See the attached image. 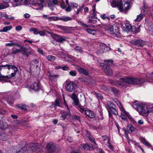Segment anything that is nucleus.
Here are the masks:
<instances>
[{"mask_svg": "<svg viewBox=\"0 0 153 153\" xmlns=\"http://www.w3.org/2000/svg\"><path fill=\"white\" fill-rule=\"evenodd\" d=\"M132 105L134 108L142 115H146L149 113L153 112V105L149 103L141 104L136 101L133 103Z\"/></svg>", "mask_w": 153, "mask_h": 153, "instance_id": "1", "label": "nucleus"}, {"mask_svg": "<svg viewBox=\"0 0 153 153\" xmlns=\"http://www.w3.org/2000/svg\"><path fill=\"white\" fill-rule=\"evenodd\" d=\"M144 82L142 79L125 77L120 79L119 84L120 85L125 86L131 84L139 85Z\"/></svg>", "mask_w": 153, "mask_h": 153, "instance_id": "2", "label": "nucleus"}, {"mask_svg": "<svg viewBox=\"0 0 153 153\" xmlns=\"http://www.w3.org/2000/svg\"><path fill=\"white\" fill-rule=\"evenodd\" d=\"M111 5L113 7H117L120 12L128 10L130 8L129 0H121L120 2L113 0L111 3Z\"/></svg>", "mask_w": 153, "mask_h": 153, "instance_id": "3", "label": "nucleus"}, {"mask_svg": "<svg viewBox=\"0 0 153 153\" xmlns=\"http://www.w3.org/2000/svg\"><path fill=\"white\" fill-rule=\"evenodd\" d=\"M105 29L106 30L109 31L111 34L117 37H120V36L119 29L116 25L112 26L110 25H106Z\"/></svg>", "mask_w": 153, "mask_h": 153, "instance_id": "4", "label": "nucleus"}, {"mask_svg": "<svg viewBox=\"0 0 153 153\" xmlns=\"http://www.w3.org/2000/svg\"><path fill=\"white\" fill-rule=\"evenodd\" d=\"M106 107L108 111V115L109 117L111 116V112L112 113L115 115L118 114L116 105L110 101H108L107 102V105L106 106Z\"/></svg>", "mask_w": 153, "mask_h": 153, "instance_id": "5", "label": "nucleus"}, {"mask_svg": "<svg viewBox=\"0 0 153 153\" xmlns=\"http://www.w3.org/2000/svg\"><path fill=\"white\" fill-rule=\"evenodd\" d=\"M34 51V50L29 46L27 47H24L22 46V54L24 56L28 57L30 55L33 54Z\"/></svg>", "mask_w": 153, "mask_h": 153, "instance_id": "6", "label": "nucleus"}, {"mask_svg": "<svg viewBox=\"0 0 153 153\" xmlns=\"http://www.w3.org/2000/svg\"><path fill=\"white\" fill-rule=\"evenodd\" d=\"M58 148V145L52 142H50L47 144L46 150L48 152L51 153L53 152L56 151L57 149Z\"/></svg>", "mask_w": 153, "mask_h": 153, "instance_id": "7", "label": "nucleus"}, {"mask_svg": "<svg viewBox=\"0 0 153 153\" xmlns=\"http://www.w3.org/2000/svg\"><path fill=\"white\" fill-rule=\"evenodd\" d=\"M29 147V148L27 150H24L25 152L31 153L33 152H35L37 151L39 148L38 143H33L30 144Z\"/></svg>", "mask_w": 153, "mask_h": 153, "instance_id": "8", "label": "nucleus"}, {"mask_svg": "<svg viewBox=\"0 0 153 153\" xmlns=\"http://www.w3.org/2000/svg\"><path fill=\"white\" fill-rule=\"evenodd\" d=\"M66 105L67 106L68 111L67 112L65 111H61V116L60 117V120H64L66 118L68 119L70 118V111L68 106L67 105Z\"/></svg>", "mask_w": 153, "mask_h": 153, "instance_id": "9", "label": "nucleus"}, {"mask_svg": "<svg viewBox=\"0 0 153 153\" xmlns=\"http://www.w3.org/2000/svg\"><path fill=\"white\" fill-rule=\"evenodd\" d=\"M65 88L68 91L72 92L75 89L76 85L73 82H67L65 85Z\"/></svg>", "mask_w": 153, "mask_h": 153, "instance_id": "10", "label": "nucleus"}, {"mask_svg": "<svg viewBox=\"0 0 153 153\" xmlns=\"http://www.w3.org/2000/svg\"><path fill=\"white\" fill-rule=\"evenodd\" d=\"M130 42L133 45H135L141 47H143L144 45V43L143 41L141 39L132 40L130 41Z\"/></svg>", "mask_w": 153, "mask_h": 153, "instance_id": "11", "label": "nucleus"}, {"mask_svg": "<svg viewBox=\"0 0 153 153\" xmlns=\"http://www.w3.org/2000/svg\"><path fill=\"white\" fill-rule=\"evenodd\" d=\"M39 63L38 60L34 59L30 63L31 71H32L31 70L34 68H36L37 70V69H40L39 68Z\"/></svg>", "mask_w": 153, "mask_h": 153, "instance_id": "12", "label": "nucleus"}, {"mask_svg": "<svg viewBox=\"0 0 153 153\" xmlns=\"http://www.w3.org/2000/svg\"><path fill=\"white\" fill-rule=\"evenodd\" d=\"M25 149V148H23L19 150H18L16 147L12 148L9 151V153H25L24 150Z\"/></svg>", "mask_w": 153, "mask_h": 153, "instance_id": "13", "label": "nucleus"}, {"mask_svg": "<svg viewBox=\"0 0 153 153\" xmlns=\"http://www.w3.org/2000/svg\"><path fill=\"white\" fill-rule=\"evenodd\" d=\"M48 74L49 78L51 80L56 81L59 77L58 75L52 73L49 71H48Z\"/></svg>", "mask_w": 153, "mask_h": 153, "instance_id": "14", "label": "nucleus"}, {"mask_svg": "<svg viewBox=\"0 0 153 153\" xmlns=\"http://www.w3.org/2000/svg\"><path fill=\"white\" fill-rule=\"evenodd\" d=\"M31 88L36 91H38L40 88V85L39 83L34 82L31 86Z\"/></svg>", "mask_w": 153, "mask_h": 153, "instance_id": "15", "label": "nucleus"}, {"mask_svg": "<svg viewBox=\"0 0 153 153\" xmlns=\"http://www.w3.org/2000/svg\"><path fill=\"white\" fill-rule=\"evenodd\" d=\"M9 138L7 134L5 133L0 132V140L6 141Z\"/></svg>", "mask_w": 153, "mask_h": 153, "instance_id": "16", "label": "nucleus"}, {"mask_svg": "<svg viewBox=\"0 0 153 153\" xmlns=\"http://www.w3.org/2000/svg\"><path fill=\"white\" fill-rule=\"evenodd\" d=\"M19 48V49H17L16 48H14L12 50V54H16L17 53L21 52L22 51V46L20 45L18 43V45H16Z\"/></svg>", "mask_w": 153, "mask_h": 153, "instance_id": "17", "label": "nucleus"}, {"mask_svg": "<svg viewBox=\"0 0 153 153\" xmlns=\"http://www.w3.org/2000/svg\"><path fill=\"white\" fill-rule=\"evenodd\" d=\"M72 20V18L71 17L66 16H64L59 17V20L65 22L71 21Z\"/></svg>", "mask_w": 153, "mask_h": 153, "instance_id": "18", "label": "nucleus"}, {"mask_svg": "<svg viewBox=\"0 0 153 153\" xmlns=\"http://www.w3.org/2000/svg\"><path fill=\"white\" fill-rule=\"evenodd\" d=\"M85 113L87 116L90 118H93L95 117L94 114L90 110H85Z\"/></svg>", "mask_w": 153, "mask_h": 153, "instance_id": "19", "label": "nucleus"}, {"mask_svg": "<svg viewBox=\"0 0 153 153\" xmlns=\"http://www.w3.org/2000/svg\"><path fill=\"white\" fill-rule=\"evenodd\" d=\"M7 124L2 120H0V128L2 129H5L8 128Z\"/></svg>", "mask_w": 153, "mask_h": 153, "instance_id": "20", "label": "nucleus"}, {"mask_svg": "<svg viewBox=\"0 0 153 153\" xmlns=\"http://www.w3.org/2000/svg\"><path fill=\"white\" fill-rule=\"evenodd\" d=\"M127 131L125 130V131H126L127 133L131 134L135 130V128L133 126L128 125L127 126Z\"/></svg>", "mask_w": 153, "mask_h": 153, "instance_id": "21", "label": "nucleus"}, {"mask_svg": "<svg viewBox=\"0 0 153 153\" xmlns=\"http://www.w3.org/2000/svg\"><path fill=\"white\" fill-rule=\"evenodd\" d=\"M105 72L108 76H111L112 74V71L109 67H106L105 69Z\"/></svg>", "mask_w": 153, "mask_h": 153, "instance_id": "22", "label": "nucleus"}, {"mask_svg": "<svg viewBox=\"0 0 153 153\" xmlns=\"http://www.w3.org/2000/svg\"><path fill=\"white\" fill-rule=\"evenodd\" d=\"M55 40L57 42L61 43L65 40V37L63 36L57 35Z\"/></svg>", "mask_w": 153, "mask_h": 153, "instance_id": "23", "label": "nucleus"}, {"mask_svg": "<svg viewBox=\"0 0 153 153\" xmlns=\"http://www.w3.org/2000/svg\"><path fill=\"white\" fill-rule=\"evenodd\" d=\"M39 1L40 2V3H37L35 4L36 6L38 7L36 9L37 10H42L43 7V4L44 3V0H39Z\"/></svg>", "mask_w": 153, "mask_h": 153, "instance_id": "24", "label": "nucleus"}, {"mask_svg": "<svg viewBox=\"0 0 153 153\" xmlns=\"http://www.w3.org/2000/svg\"><path fill=\"white\" fill-rule=\"evenodd\" d=\"M11 2L12 5L13 7L18 6L21 5L19 0H12Z\"/></svg>", "mask_w": 153, "mask_h": 153, "instance_id": "25", "label": "nucleus"}, {"mask_svg": "<svg viewBox=\"0 0 153 153\" xmlns=\"http://www.w3.org/2000/svg\"><path fill=\"white\" fill-rule=\"evenodd\" d=\"M114 101L116 103L117 105L119 107L120 109L123 112H124L125 111L124 109L123 108V107L122 106L120 102L116 99H114Z\"/></svg>", "mask_w": 153, "mask_h": 153, "instance_id": "26", "label": "nucleus"}, {"mask_svg": "<svg viewBox=\"0 0 153 153\" xmlns=\"http://www.w3.org/2000/svg\"><path fill=\"white\" fill-rule=\"evenodd\" d=\"M7 68L10 70V69H11L14 70V71H19L18 68L15 66L12 65H7Z\"/></svg>", "mask_w": 153, "mask_h": 153, "instance_id": "27", "label": "nucleus"}, {"mask_svg": "<svg viewBox=\"0 0 153 153\" xmlns=\"http://www.w3.org/2000/svg\"><path fill=\"white\" fill-rule=\"evenodd\" d=\"M78 70L79 74H83L86 75H88V72L86 70L81 68H79Z\"/></svg>", "mask_w": 153, "mask_h": 153, "instance_id": "28", "label": "nucleus"}, {"mask_svg": "<svg viewBox=\"0 0 153 153\" xmlns=\"http://www.w3.org/2000/svg\"><path fill=\"white\" fill-rule=\"evenodd\" d=\"M7 102L11 105L13 106V102L14 100L11 97H8L6 99Z\"/></svg>", "mask_w": 153, "mask_h": 153, "instance_id": "29", "label": "nucleus"}, {"mask_svg": "<svg viewBox=\"0 0 153 153\" xmlns=\"http://www.w3.org/2000/svg\"><path fill=\"white\" fill-rule=\"evenodd\" d=\"M29 31L30 32H33L34 34L35 35L39 34V30L36 28H31L30 29Z\"/></svg>", "mask_w": 153, "mask_h": 153, "instance_id": "30", "label": "nucleus"}, {"mask_svg": "<svg viewBox=\"0 0 153 153\" xmlns=\"http://www.w3.org/2000/svg\"><path fill=\"white\" fill-rule=\"evenodd\" d=\"M141 142L144 144L148 147H150V144L144 138H142L141 139Z\"/></svg>", "mask_w": 153, "mask_h": 153, "instance_id": "31", "label": "nucleus"}, {"mask_svg": "<svg viewBox=\"0 0 153 153\" xmlns=\"http://www.w3.org/2000/svg\"><path fill=\"white\" fill-rule=\"evenodd\" d=\"M10 43H6L5 45L6 46L12 47L18 45V43L14 42L13 41H10Z\"/></svg>", "mask_w": 153, "mask_h": 153, "instance_id": "32", "label": "nucleus"}, {"mask_svg": "<svg viewBox=\"0 0 153 153\" xmlns=\"http://www.w3.org/2000/svg\"><path fill=\"white\" fill-rule=\"evenodd\" d=\"M16 107L17 108H20L22 109H25L26 108L25 105L23 104L17 105L16 106Z\"/></svg>", "mask_w": 153, "mask_h": 153, "instance_id": "33", "label": "nucleus"}, {"mask_svg": "<svg viewBox=\"0 0 153 153\" xmlns=\"http://www.w3.org/2000/svg\"><path fill=\"white\" fill-rule=\"evenodd\" d=\"M12 28L11 26H9L4 27L1 32H6L8 30H10Z\"/></svg>", "mask_w": 153, "mask_h": 153, "instance_id": "34", "label": "nucleus"}, {"mask_svg": "<svg viewBox=\"0 0 153 153\" xmlns=\"http://www.w3.org/2000/svg\"><path fill=\"white\" fill-rule=\"evenodd\" d=\"M106 45L104 44H102L100 45V48L101 50H100V53L101 54L102 53L104 52V50L105 49V48H106Z\"/></svg>", "mask_w": 153, "mask_h": 153, "instance_id": "35", "label": "nucleus"}, {"mask_svg": "<svg viewBox=\"0 0 153 153\" xmlns=\"http://www.w3.org/2000/svg\"><path fill=\"white\" fill-rule=\"evenodd\" d=\"M16 73V71H14L10 75L5 76V77L6 78V79H10L12 77H14L15 76Z\"/></svg>", "mask_w": 153, "mask_h": 153, "instance_id": "36", "label": "nucleus"}, {"mask_svg": "<svg viewBox=\"0 0 153 153\" xmlns=\"http://www.w3.org/2000/svg\"><path fill=\"white\" fill-rule=\"evenodd\" d=\"M75 51L77 53H82L83 51L81 47L79 46H76L75 48Z\"/></svg>", "mask_w": 153, "mask_h": 153, "instance_id": "37", "label": "nucleus"}, {"mask_svg": "<svg viewBox=\"0 0 153 153\" xmlns=\"http://www.w3.org/2000/svg\"><path fill=\"white\" fill-rule=\"evenodd\" d=\"M89 146L87 144H84L83 145L82 149V150H88L89 149Z\"/></svg>", "mask_w": 153, "mask_h": 153, "instance_id": "38", "label": "nucleus"}, {"mask_svg": "<svg viewBox=\"0 0 153 153\" xmlns=\"http://www.w3.org/2000/svg\"><path fill=\"white\" fill-rule=\"evenodd\" d=\"M104 61L105 64L107 66V67H109V66L112 64V61L111 59L108 60H105Z\"/></svg>", "mask_w": 153, "mask_h": 153, "instance_id": "39", "label": "nucleus"}, {"mask_svg": "<svg viewBox=\"0 0 153 153\" xmlns=\"http://www.w3.org/2000/svg\"><path fill=\"white\" fill-rule=\"evenodd\" d=\"M49 21L59 20V17L56 16H51L48 18Z\"/></svg>", "mask_w": 153, "mask_h": 153, "instance_id": "40", "label": "nucleus"}, {"mask_svg": "<svg viewBox=\"0 0 153 153\" xmlns=\"http://www.w3.org/2000/svg\"><path fill=\"white\" fill-rule=\"evenodd\" d=\"M48 4L49 7L52 10H53L55 8V5L53 4L51 1H48Z\"/></svg>", "mask_w": 153, "mask_h": 153, "instance_id": "41", "label": "nucleus"}, {"mask_svg": "<svg viewBox=\"0 0 153 153\" xmlns=\"http://www.w3.org/2000/svg\"><path fill=\"white\" fill-rule=\"evenodd\" d=\"M47 59L49 61L53 62L55 59V57L52 55H49L47 56Z\"/></svg>", "mask_w": 153, "mask_h": 153, "instance_id": "42", "label": "nucleus"}, {"mask_svg": "<svg viewBox=\"0 0 153 153\" xmlns=\"http://www.w3.org/2000/svg\"><path fill=\"white\" fill-rule=\"evenodd\" d=\"M143 15L140 14V15L137 16V18L135 19L136 21H139L142 19L143 17Z\"/></svg>", "mask_w": 153, "mask_h": 153, "instance_id": "43", "label": "nucleus"}, {"mask_svg": "<svg viewBox=\"0 0 153 153\" xmlns=\"http://www.w3.org/2000/svg\"><path fill=\"white\" fill-rule=\"evenodd\" d=\"M10 7V5L9 4L3 5L2 4H0V10L4 9Z\"/></svg>", "mask_w": 153, "mask_h": 153, "instance_id": "44", "label": "nucleus"}, {"mask_svg": "<svg viewBox=\"0 0 153 153\" xmlns=\"http://www.w3.org/2000/svg\"><path fill=\"white\" fill-rule=\"evenodd\" d=\"M77 72L75 71H71L69 72V74L71 76H74L76 75Z\"/></svg>", "mask_w": 153, "mask_h": 153, "instance_id": "45", "label": "nucleus"}, {"mask_svg": "<svg viewBox=\"0 0 153 153\" xmlns=\"http://www.w3.org/2000/svg\"><path fill=\"white\" fill-rule=\"evenodd\" d=\"M107 143L108 144V145H107V146L108 147V148L111 150H113L114 148L112 145L110 143V139L109 138L108 140Z\"/></svg>", "mask_w": 153, "mask_h": 153, "instance_id": "46", "label": "nucleus"}, {"mask_svg": "<svg viewBox=\"0 0 153 153\" xmlns=\"http://www.w3.org/2000/svg\"><path fill=\"white\" fill-rule=\"evenodd\" d=\"M73 101H74V102H73V104L74 105L77 106V107L78 105H79V100L78 99V98L76 99L73 100Z\"/></svg>", "mask_w": 153, "mask_h": 153, "instance_id": "47", "label": "nucleus"}, {"mask_svg": "<svg viewBox=\"0 0 153 153\" xmlns=\"http://www.w3.org/2000/svg\"><path fill=\"white\" fill-rule=\"evenodd\" d=\"M77 108L79 110L81 113H82L84 112L85 113V110L80 105H78L77 107Z\"/></svg>", "mask_w": 153, "mask_h": 153, "instance_id": "48", "label": "nucleus"}, {"mask_svg": "<svg viewBox=\"0 0 153 153\" xmlns=\"http://www.w3.org/2000/svg\"><path fill=\"white\" fill-rule=\"evenodd\" d=\"M87 32L90 34L94 35L95 34V30H91L90 29H88L86 30Z\"/></svg>", "mask_w": 153, "mask_h": 153, "instance_id": "49", "label": "nucleus"}, {"mask_svg": "<svg viewBox=\"0 0 153 153\" xmlns=\"http://www.w3.org/2000/svg\"><path fill=\"white\" fill-rule=\"evenodd\" d=\"M100 17L103 20H105V19L109 20L110 19V18L109 17L105 16V14L101 15L100 16Z\"/></svg>", "mask_w": 153, "mask_h": 153, "instance_id": "50", "label": "nucleus"}, {"mask_svg": "<svg viewBox=\"0 0 153 153\" xmlns=\"http://www.w3.org/2000/svg\"><path fill=\"white\" fill-rule=\"evenodd\" d=\"M39 34L40 36H44L45 35V30H43V31L39 30Z\"/></svg>", "mask_w": 153, "mask_h": 153, "instance_id": "51", "label": "nucleus"}, {"mask_svg": "<svg viewBox=\"0 0 153 153\" xmlns=\"http://www.w3.org/2000/svg\"><path fill=\"white\" fill-rule=\"evenodd\" d=\"M130 30L133 32H136L137 31V28L134 26H131Z\"/></svg>", "mask_w": 153, "mask_h": 153, "instance_id": "52", "label": "nucleus"}, {"mask_svg": "<svg viewBox=\"0 0 153 153\" xmlns=\"http://www.w3.org/2000/svg\"><path fill=\"white\" fill-rule=\"evenodd\" d=\"M70 5L71 7H76L78 6V4L76 3L71 2L70 3Z\"/></svg>", "mask_w": 153, "mask_h": 153, "instance_id": "53", "label": "nucleus"}, {"mask_svg": "<svg viewBox=\"0 0 153 153\" xmlns=\"http://www.w3.org/2000/svg\"><path fill=\"white\" fill-rule=\"evenodd\" d=\"M71 97L73 100L77 99V96H76V94L74 93H73L72 94Z\"/></svg>", "mask_w": 153, "mask_h": 153, "instance_id": "54", "label": "nucleus"}, {"mask_svg": "<svg viewBox=\"0 0 153 153\" xmlns=\"http://www.w3.org/2000/svg\"><path fill=\"white\" fill-rule=\"evenodd\" d=\"M37 51L38 53L41 54L42 55H44L45 53L43 52L42 50L40 48H38L37 50Z\"/></svg>", "mask_w": 153, "mask_h": 153, "instance_id": "55", "label": "nucleus"}, {"mask_svg": "<svg viewBox=\"0 0 153 153\" xmlns=\"http://www.w3.org/2000/svg\"><path fill=\"white\" fill-rule=\"evenodd\" d=\"M78 23L81 26H83L84 27H88V25H87L84 23H82L81 21H78Z\"/></svg>", "mask_w": 153, "mask_h": 153, "instance_id": "56", "label": "nucleus"}, {"mask_svg": "<svg viewBox=\"0 0 153 153\" xmlns=\"http://www.w3.org/2000/svg\"><path fill=\"white\" fill-rule=\"evenodd\" d=\"M92 11H93V14L94 15H96V5L94 4L92 6Z\"/></svg>", "mask_w": 153, "mask_h": 153, "instance_id": "57", "label": "nucleus"}, {"mask_svg": "<svg viewBox=\"0 0 153 153\" xmlns=\"http://www.w3.org/2000/svg\"><path fill=\"white\" fill-rule=\"evenodd\" d=\"M22 1L24 5H28L30 4V2L27 0H22Z\"/></svg>", "mask_w": 153, "mask_h": 153, "instance_id": "58", "label": "nucleus"}, {"mask_svg": "<svg viewBox=\"0 0 153 153\" xmlns=\"http://www.w3.org/2000/svg\"><path fill=\"white\" fill-rule=\"evenodd\" d=\"M146 8L145 7H142L141 8V11L142 13H143L145 14L146 12Z\"/></svg>", "mask_w": 153, "mask_h": 153, "instance_id": "59", "label": "nucleus"}, {"mask_svg": "<svg viewBox=\"0 0 153 153\" xmlns=\"http://www.w3.org/2000/svg\"><path fill=\"white\" fill-rule=\"evenodd\" d=\"M88 138L89 139V140L92 142L94 143V144H96V142L94 140V138H93L92 137L90 136L88 137Z\"/></svg>", "mask_w": 153, "mask_h": 153, "instance_id": "60", "label": "nucleus"}, {"mask_svg": "<svg viewBox=\"0 0 153 153\" xmlns=\"http://www.w3.org/2000/svg\"><path fill=\"white\" fill-rule=\"evenodd\" d=\"M55 104L57 106H59L60 103L58 99H56L55 101Z\"/></svg>", "mask_w": 153, "mask_h": 153, "instance_id": "61", "label": "nucleus"}, {"mask_svg": "<svg viewBox=\"0 0 153 153\" xmlns=\"http://www.w3.org/2000/svg\"><path fill=\"white\" fill-rule=\"evenodd\" d=\"M22 27L20 25H19L17 26H16V30L17 31H19L22 30Z\"/></svg>", "mask_w": 153, "mask_h": 153, "instance_id": "62", "label": "nucleus"}, {"mask_svg": "<svg viewBox=\"0 0 153 153\" xmlns=\"http://www.w3.org/2000/svg\"><path fill=\"white\" fill-rule=\"evenodd\" d=\"M83 8V6H81L80 7H79L77 10V11L76 12V14H78L79 12H80L82 10Z\"/></svg>", "mask_w": 153, "mask_h": 153, "instance_id": "63", "label": "nucleus"}, {"mask_svg": "<svg viewBox=\"0 0 153 153\" xmlns=\"http://www.w3.org/2000/svg\"><path fill=\"white\" fill-rule=\"evenodd\" d=\"M59 28L62 30H66L67 29V27L61 26H59Z\"/></svg>", "mask_w": 153, "mask_h": 153, "instance_id": "64", "label": "nucleus"}]
</instances>
